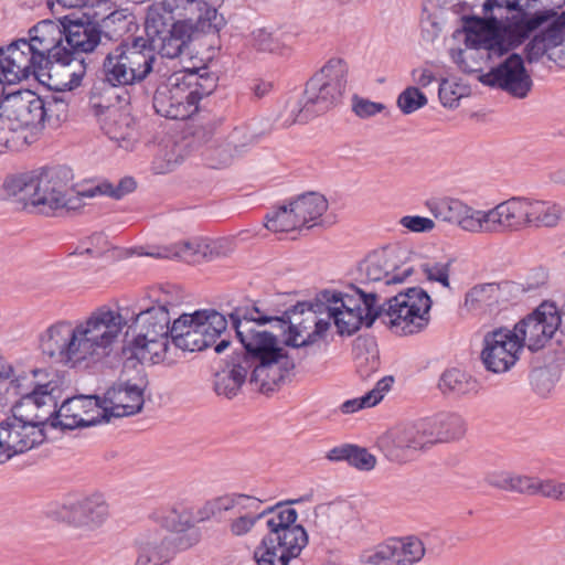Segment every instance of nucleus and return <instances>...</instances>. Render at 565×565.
Returning <instances> with one entry per match:
<instances>
[{
  "instance_id": "nucleus-29",
  "label": "nucleus",
  "mask_w": 565,
  "mask_h": 565,
  "mask_svg": "<svg viewBox=\"0 0 565 565\" xmlns=\"http://www.w3.org/2000/svg\"><path fill=\"white\" fill-rule=\"evenodd\" d=\"M518 291L519 285L512 281L479 284L466 292L463 307L470 312L492 313L508 303Z\"/></svg>"
},
{
  "instance_id": "nucleus-40",
  "label": "nucleus",
  "mask_w": 565,
  "mask_h": 565,
  "mask_svg": "<svg viewBox=\"0 0 565 565\" xmlns=\"http://www.w3.org/2000/svg\"><path fill=\"white\" fill-rule=\"evenodd\" d=\"M392 383V376L381 379L375 387L362 397L345 401L340 406L341 412L343 414H353L362 408L375 406L383 399L384 394L391 388Z\"/></svg>"
},
{
  "instance_id": "nucleus-37",
  "label": "nucleus",
  "mask_w": 565,
  "mask_h": 565,
  "mask_svg": "<svg viewBox=\"0 0 565 565\" xmlns=\"http://www.w3.org/2000/svg\"><path fill=\"white\" fill-rule=\"evenodd\" d=\"M84 60L81 56H75L73 52L64 51L61 58H52L51 72L61 77L60 84H56L57 90H72L81 84L85 74Z\"/></svg>"
},
{
  "instance_id": "nucleus-24",
  "label": "nucleus",
  "mask_w": 565,
  "mask_h": 565,
  "mask_svg": "<svg viewBox=\"0 0 565 565\" xmlns=\"http://www.w3.org/2000/svg\"><path fill=\"white\" fill-rule=\"evenodd\" d=\"M103 407L96 396H74L66 398L55 408L51 417V427L61 429H75L104 423Z\"/></svg>"
},
{
  "instance_id": "nucleus-51",
  "label": "nucleus",
  "mask_w": 565,
  "mask_h": 565,
  "mask_svg": "<svg viewBox=\"0 0 565 565\" xmlns=\"http://www.w3.org/2000/svg\"><path fill=\"white\" fill-rule=\"evenodd\" d=\"M427 97L418 87L408 86L397 97V106L405 115H409L427 104Z\"/></svg>"
},
{
  "instance_id": "nucleus-15",
  "label": "nucleus",
  "mask_w": 565,
  "mask_h": 565,
  "mask_svg": "<svg viewBox=\"0 0 565 565\" xmlns=\"http://www.w3.org/2000/svg\"><path fill=\"white\" fill-rule=\"evenodd\" d=\"M260 505L262 501L255 497L233 493L209 502L202 512L206 513V518L210 513L233 512L234 516L228 523L230 533L235 537H242L249 534L260 520L267 523L269 515L275 511V507L260 511Z\"/></svg>"
},
{
  "instance_id": "nucleus-19",
  "label": "nucleus",
  "mask_w": 565,
  "mask_h": 565,
  "mask_svg": "<svg viewBox=\"0 0 565 565\" xmlns=\"http://www.w3.org/2000/svg\"><path fill=\"white\" fill-rule=\"evenodd\" d=\"M523 349L514 329L497 328L484 334L481 361L488 371L504 373L516 363Z\"/></svg>"
},
{
  "instance_id": "nucleus-48",
  "label": "nucleus",
  "mask_w": 565,
  "mask_h": 565,
  "mask_svg": "<svg viewBox=\"0 0 565 565\" xmlns=\"http://www.w3.org/2000/svg\"><path fill=\"white\" fill-rule=\"evenodd\" d=\"M136 188V182L132 178H124L119 183L114 186L111 183L103 182L98 185L90 186L83 190V195L90 199L96 195H108L114 199H121L124 195L132 192Z\"/></svg>"
},
{
  "instance_id": "nucleus-22",
  "label": "nucleus",
  "mask_w": 565,
  "mask_h": 565,
  "mask_svg": "<svg viewBox=\"0 0 565 565\" xmlns=\"http://www.w3.org/2000/svg\"><path fill=\"white\" fill-rule=\"evenodd\" d=\"M425 552L424 543L416 536L391 539L363 552L361 562L365 565H414Z\"/></svg>"
},
{
  "instance_id": "nucleus-13",
  "label": "nucleus",
  "mask_w": 565,
  "mask_h": 565,
  "mask_svg": "<svg viewBox=\"0 0 565 565\" xmlns=\"http://www.w3.org/2000/svg\"><path fill=\"white\" fill-rule=\"evenodd\" d=\"M156 54L145 38L121 42L111 49L103 62L105 81L111 86H127L142 82L153 70Z\"/></svg>"
},
{
  "instance_id": "nucleus-31",
  "label": "nucleus",
  "mask_w": 565,
  "mask_h": 565,
  "mask_svg": "<svg viewBox=\"0 0 565 565\" xmlns=\"http://www.w3.org/2000/svg\"><path fill=\"white\" fill-rule=\"evenodd\" d=\"M135 542L138 553L136 565H166L174 554L171 537L162 529L147 530Z\"/></svg>"
},
{
  "instance_id": "nucleus-63",
  "label": "nucleus",
  "mask_w": 565,
  "mask_h": 565,
  "mask_svg": "<svg viewBox=\"0 0 565 565\" xmlns=\"http://www.w3.org/2000/svg\"><path fill=\"white\" fill-rule=\"evenodd\" d=\"M558 482L552 479H539L536 487V494H541L545 498L557 500V488Z\"/></svg>"
},
{
  "instance_id": "nucleus-7",
  "label": "nucleus",
  "mask_w": 565,
  "mask_h": 565,
  "mask_svg": "<svg viewBox=\"0 0 565 565\" xmlns=\"http://www.w3.org/2000/svg\"><path fill=\"white\" fill-rule=\"evenodd\" d=\"M8 390H12L21 398L11 411L10 419L21 424L43 428L51 426V417L55 413L62 388L57 375L46 370H33L30 374L23 373L10 381Z\"/></svg>"
},
{
  "instance_id": "nucleus-3",
  "label": "nucleus",
  "mask_w": 565,
  "mask_h": 565,
  "mask_svg": "<svg viewBox=\"0 0 565 565\" xmlns=\"http://www.w3.org/2000/svg\"><path fill=\"white\" fill-rule=\"evenodd\" d=\"M360 288L351 287L348 292L335 290L321 291L315 303H298L285 313L287 321L269 318L280 328L288 323L286 344L292 348H308L319 341L328 331L333 320L340 334H352L361 326L371 327L370 307Z\"/></svg>"
},
{
  "instance_id": "nucleus-33",
  "label": "nucleus",
  "mask_w": 565,
  "mask_h": 565,
  "mask_svg": "<svg viewBox=\"0 0 565 565\" xmlns=\"http://www.w3.org/2000/svg\"><path fill=\"white\" fill-rule=\"evenodd\" d=\"M170 340V337L134 334V339L125 349V354L129 359H136L141 364H158L166 360Z\"/></svg>"
},
{
  "instance_id": "nucleus-9",
  "label": "nucleus",
  "mask_w": 565,
  "mask_h": 565,
  "mask_svg": "<svg viewBox=\"0 0 565 565\" xmlns=\"http://www.w3.org/2000/svg\"><path fill=\"white\" fill-rule=\"evenodd\" d=\"M521 0H487L483 4L484 18L488 20L493 15H502L509 24L526 17L533 18L539 14H546V19L536 28L546 23V28L526 45V58L530 63L537 62L544 55L557 64L565 63V11L557 14L555 10H544L527 14L519 9Z\"/></svg>"
},
{
  "instance_id": "nucleus-26",
  "label": "nucleus",
  "mask_w": 565,
  "mask_h": 565,
  "mask_svg": "<svg viewBox=\"0 0 565 565\" xmlns=\"http://www.w3.org/2000/svg\"><path fill=\"white\" fill-rule=\"evenodd\" d=\"M44 439L43 428L21 424L17 419H6L0 423V463H4L15 455L34 448L42 444Z\"/></svg>"
},
{
  "instance_id": "nucleus-11",
  "label": "nucleus",
  "mask_w": 565,
  "mask_h": 565,
  "mask_svg": "<svg viewBox=\"0 0 565 565\" xmlns=\"http://www.w3.org/2000/svg\"><path fill=\"white\" fill-rule=\"evenodd\" d=\"M448 213L444 216L445 221L471 233L509 234L526 228L524 198H511L487 211L475 210L461 201H451Z\"/></svg>"
},
{
  "instance_id": "nucleus-21",
  "label": "nucleus",
  "mask_w": 565,
  "mask_h": 565,
  "mask_svg": "<svg viewBox=\"0 0 565 565\" xmlns=\"http://www.w3.org/2000/svg\"><path fill=\"white\" fill-rule=\"evenodd\" d=\"M44 70L26 44V39H19L0 49V83L17 84L31 75L39 77Z\"/></svg>"
},
{
  "instance_id": "nucleus-10",
  "label": "nucleus",
  "mask_w": 565,
  "mask_h": 565,
  "mask_svg": "<svg viewBox=\"0 0 565 565\" xmlns=\"http://www.w3.org/2000/svg\"><path fill=\"white\" fill-rule=\"evenodd\" d=\"M297 518L295 509L275 507L267 521L268 533L254 552L257 565H289L301 555L308 545V533L296 524Z\"/></svg>"
},
{
  "instance_id": "nucleus-8",
  "label": "nucleus",
  "mask_w": 565,
  "mask_h": 565,
  "mask_svg": "<svg viewBox=\"0 0 565 565\" xmlns=\"http://www.w3.org/2000/svg\"><path fill=\"white\" fill-rule=\"evenodd\" d=\"M365 302L370 307L372 323L376 318L398 335H413L423 332L430 323L431 298L420 287L407 288L386 302V308L376 306L377 291H363Z\"/></svg>"
},
{
  "instance_id": "nucleus-18",
  "label": "nucleus",
  "mask_w": 565,
  "mask_h": 565,
  "mask_svg": "<svg viewBox=\"0 0 565 565\" xmlns=\"http://www.w3.org/2000/svg\"><path fill=\"white\" fill-rule=\"evenodd\" d=\"M406 250L401 247H385L370 254L363 265V271L369 282L379 285V298L386 289L399 285L413 274V268L406 264Z\"/></svg>"
},
{
  "instance_id": "nucleus-1",
  "label": "nucleus",
  "mask_w": 565,
  "mask_h": 565,
  "mask_svg": "<svg viewBox=\"0 0 565 565\" xmlns=\"http://www.w3.org/2000/svg\"><path fill=\"white\" fill-rule=\"evenodd\" d=\"M172 306L167 297L131 315L128 308L100 306L81 320L50 324L39 337V348L53 363L71 369L95 366L114 353L125 327L134 334L171 338Z\"/></svg>"
},
{
  "instance_id": "nucleus-52",
  "label": "nucleus",
  "mask_w": 565,
  "mask_h": 565,
  "mask_svg": "<svg viewBox=\"0 0 565 565\" xmlns=\"http://www.w3.org/2000/svg\"><path fill=\"white\" fill-rule=\"evenodd\" d=\"M160 522L167 531L183 532L190 527L191 516L184 509L170 508L162 511Z\"/></svg>"
},
{
  "instance_id": "nucleus-2",
  "label": "nucleus",
  "mask_w": 565,
  "mask_h": 565,
  "mask_svg": "<svg viewBox=\"0 0 565 565\" xmlns=\"http://www.w3.org/2000/svg\"><path fill=\"white\" fill-rule=\"evenodd\" d=\"M230 320L245 353L233 358L231 364L215 374V393L228 399L235 397L249 370V383L256 391L263 394L277 391L290 377L295 363L278 339L264 329L269 318L253 307L236 308Z\"/></svg>"
},
{
  "instance_id": "nucleus-32",
  "label": "nucleus",
  "mask_w": 565,
  "mask_h": 565,
  "mask_svg": "<svg viewBox=\"0 0 565 565\" xmlns=\"http://www.w3.org/2000/svg\"><path fill=\"white\" fill-rule=\"evenodd\" d=\"M103 132L119 148L130 150L134 148L137 138V124L130 113L111 107L99 117Z\"/></svg>"
},
{
  "instance_id": "nucleus-58",
  "label": "nucleus",
  "mask_w": 565,
  "mask_h": 565,
  "mask_svg": "<svg viewBox=\"0 0 565 565\" xmlns=\"http://www.w3.org/2000/svg\"><path fill=\"white\" fill-rule=\"evenodd\" d=\"M225 154H228V146L222 138L215 139V141L204 150V156L213 168H220L228 164L220 161Z\"/></svg>"
},
{
  "instance_id": "nucleus-30",
  "label": "nucleus",
  "mask_w": 565,
  "mask_h": 565,
  "mask_svg": "<svg viewBox=\"0 0 565 565\" xmlns=\"http://www.w3.org/2000/svg\"><path fill=\"white\" fill-rule=\"evenodd\" d=\"M143 402V391L139 385L128 382L114 385L107 390L100 402L104 423H109L113 417L119 418L139 413Z\"/></svg>"
},
{
  "instance_id": "nucleus-12",
  "label": "nucleus",
  "mask_w": 565,
  "mask_h": 565,
  "mask_svg": "<svg viewBox=\"0 0 565 565\" xmlns=\"http://www.w3.org/2000/svg\"><path fill=\"white\" fill-rule=\"evenodd\" d=\"M226 318L215 310H202L194 313H183L171 326V341L182 351H202L215 344V352H224L230 340L216 339L226 330Z\"/></svg>"
},
{
  "instance_id": "nucleus-23",
  "label": "nucleus",
  "mask_w": 565,
  "mask_h": 565,
  "mask_svg": "<svg viewBox=\"0 0 565 565\" xmlns=\"http://www.w3.org/2000/svg\"><path fill=\"white\" fill-rule=\"evenodd\" d=\"M484 85L497 87L515 98H525L532 89L533 81L519 54H511L490 72L480 76Z\"/></svg>"
},
{
  "instance_id": "nucleus-25",
  "label": "nucleus",
  "mask_w": 565,
  "mask_h": 565,
  "mask_svg": "<svg viewBox=\"0 0 565 565\" xmlns=\"http://www.w3.org/2000/svg\"><path fill=\"white\" fill-rule=\"evenodd\" d=\"M181 83L180 74L175 73L168 82L158 86L153 95V108L162 117L183 120L196 113L198 107Z\"/></svg>"
},
{
  "instance_id": "nucleus-14",
  "label": "nucleus",
  "mask_w": 565,
  "mask_h": 565,
  "mask_svg": "<svg viewBox=\"0 0 565 565\" xmlns=\"http://www.w3.org/2000/svg\"><path fill=\"white\" fill-rule=\"evenodd\" d=\"M522 345L531 352H539L552 342L565 344V301L544 300L513 327Z\"/></svg>"
},
{
  "instance_id": "nucleus-60",
  "label": "nucleus",
  "mask_w": 565,
  "mask_h": 565,
  "mask_svg": "<svg viewBox=\"0 0 565 565\" xmlns=\"http://www.w3.org/2000/svg\"><path fill=\"white\" fill-rule=\"evenodd\" d=\"M129 17L130 15H128L125 10H118V11H114L110 14H108L107 17H105L103 19V23H104V26L107 29L115 26L114 31L125 32L128 30V23L130 21H127V20Z\"/></svg>"
},
{
  "instance_id": "nucleus-5",
  "label": "nucleus",
  "mask_w": 565,
  "mask_h": 565,
  "mask_svg": "<svg viewBox=\"0 0 565 565\" xmlns=\"http://www.w3.org/2000/svg\"><path fill=\"white\" fill-rule=\"evenodd\" d=\"M68 174L64 168H45L11 175L4 180L0 196L24 201L46 215L57 211L78 212L86 195L68 184Z\"/></svg>"
},
{
  "instance_id": "nucleus-4",
  "label": "nucleus",
  "mask_w": 565,
  "mask_h": 565,
  "mask_svg": "<svg viewBox=\"0 0 565 565\" xmlns=\"http://www.w3.org/2000/svg\"><path fill=\"white\" fill-rule=\"evenodd\" d=\"M223 25V17L205 0H161L148 8L145 40L154 54L175 58L188 50L194 34L215 33Z\"/></svg>"
},
{
  "instance_id": "nucleus-57",
  "label": "nucleus",
  "mask_w": 565,
  "mask_h": 565,
  "mask_svg": "<svg viewBox=\"0 0 565 565\" xmlns=\"http://www.w3.org/2000/svg\"><path fill=\"white\" fill-rule=\"evenodd\" d=\"M399 224L412 233H428L435 227L431 218L419 215H405L399 220Z\"/></svg>"
},
{
  "instance_id": "nucleus-45",
  "label": "nucleus",
  "mask_w": 565,
  "mask_h": 565,
  "mask_svg": "<svg viewBox=\"0 0 565 565\" xmlns=\"http://www.w3.org/2000/svg\"><path fill=\"white\" fill-rule=\"evenodd\" d=\"M209 245L199 242H183L173 246L171 250L166 249L162 254H156L158 257H177L188 263H196L206 256ZM154 256V254H150Z\"/></svg>"
},
{
  "instance_id": "nucleus-16",
  "label": "nucleus",
  "mask_w": 565,
  "mask_h": 565,
  "mask_svg": "<svg viewBox=\"0 0 565 565\" xmlns=\"http://www.w3.org/2000/svg\"><path fill=\"white\" fill-rule=\"evenodd\" d=\"M348 72V65L342 60L333 58L309 79L305 94L318 115L331 109L341 100Z\"/></svg>"
},
{
  "instance_id": "nucleus-64",
  "label": "nucleus",
  "mask_w": 565,
  "mask_h": 565,
  "mask_svg": "<svg viewBox=\"0 0 565 565\" xmlns=\"http://www.w3.org/2000/svg\"><path fill=\"white\" fill-rule=\"evenodd\" d=\"M413 82L420 87H426L431 84L436 78L434 74L427 68H416L412 72Z\"/></svg>"
},
{
  "instance_id": "nucleus-44",
  "label": "nucleus",
  "mask_w": 565,
  "mask_h": 565,
  "mask_svg": "<svg viewBox=\"0 0 565 565\" xmlns=\"http://www.w3.org/2000/svg\"><path fill=\"white\" fill-rule=\"evenodd\" d=\"M265 226L274 233H285L298 230L301 226L291 202L281 205L266 215Z\"/></svg>"
},
{
  "instance_id": "nucleus-39",
  "label": "nucleus",
  "mask_w": 565,
  "mask_h": 565,
  "mask_svg": "<svg viewBox=\"0 0 565 565\" xmlns=\"http://www.w3.org/2000/svg\"><path fill=\"white\" fill-rule=\"evenodd\" d=\"M301 226L319 218L328 209L327 199L319 193L310 192L291 201Z\"/></svg>"
},
{
  "instance_id": "nucleus-20",
  "label": "nucleus",
  "mask_w": 565,
  "mask_h": 565,
  "mask_svg": "<svg viewBox=\"0 0 565 565\" xmlns=\"http://www.w3.org/2000/svg\"><path fill=\"white\" fill-rule=\"evenodd\" d=\"M58 516L76 529L96 531L108 520L109 505L104 494L95 492L65 502L58 509Z\"/></svg>"
},
{
  "instance_id": "nucleus-41",
  "label": "nucleus",
  "mask_w": 565,
  "mask_h": 565,
  "mask_svg": "<svg viewBox=\"0 0 565 565\" xmlns=\"http://www.w3.org/2000/svg\"><path fill=\"white\" fill-rule=\"evenodd\" d=\"M438 386L445 394L466 395L476 391L477 383L467 373L450 369L443 373Z\"/></svg>"
},
{
  "instance_id": "nucleus-28",
  "label": "nucleus",
  "mask_w": 565,
  "mask_h": 565,
  "mask_svg": "<svg viewBox=\"0 0 565 565\" xmlns=\"http://www.w3.org/2000/svg\"><path fill=\"white\" fill-rule=\"evenodd\" d=\"M64 20H43L30 29L26 44L45 68H49L52 58H61V54L68 51L64 45Z\"/></svg>"
},
{
  "instance_id": "nucleus-35",
  "label": "nucleus",
  "mask_w": 565,
  "mask_h": 565,
  "mask_svg": "<svg viewBox=\"0 0 565 565\" xmlns=\"http://www.w3.org/2000/svg\"><path fill=\"white\" fill-rule=\"evenodd\" d=\"M429 446L461 438L466 431L462 417L455 413H443L422 419Z\"/></svg>"
},
{
  "instance_id": "nucleus-61",
  "label": "nucleus",
  "mask_w": 565,
  "mask_h": 565,
  "mask_svg": "<svg viewBox=\"0 0 565 565\" xmlns=\"http://www.w3.org/2000/svg\"><path fill=\"white\" fill-rule=\"evenodd\" d=\"M537 478L513 475L512 490L521 493L536 494Z\"/></svg>"
},
{
  "instance_id": "nucleus-38",
  "label": "nucleus",
  "mask_w": 565,
  "mask_h": 565,
  "mask_svg": "<svg viewBox=\"0 0 565 565\" xmlns=\"http://www.w3.org/2000/svg\"><path fill=\"white\" fill-rule=\"evenodd\" d=\"M179 74L186 92L192 93L191 99L196 107L202 97L209 96L216 88V76L209 73L205 67L202 70L193 68Z\"/></svg>"
},
{
  "instance_id": "nucleus-50",
  "label": "nucleus",
  "mask_w": 565,
  "mask_h": 565,
  "mask_svg": "<svg viewBox=\"0 0 565 565\" xmlns=\"http://www.w3.org/2000/svg\"><path fill=\"white\" fill-rule=\"evenodd\" d=\"M451 262L428 260L420 265L422 273L428 281L438 282L445 288H450L449 273Z\"/></svg>"
},
{
  "instance_id": "nucleus-53",
  "label": "nucleus",
  "mask_w": 565,
  "mask_h": 565,
  "mask_svg": "<svg viewBox=\"0 0 565 565\" xmlns=\"http://www.w3.org/2000/svg\"><path fill=\"white\" fill-rule=\"evenodd\" d=\"M45 122L51 127H58L67 118V104L57 97L44 100Z\"/></svg>"
},
{
  "instance_id": "nucleus-27",
  "label": "nucleus",
  "mask_w": 565,
  "mask_h": 565,
  "mask_svg": "<svg viewBox=\"0 0 565 565\" xmlns=\"http://www.w3.org/2000/svg\"><path fill=\"white\" fill-rule=\"evenodd\" d=\"M0 106L24 132H39L45 125L44 99L31 90L13 94Z\"/></svg>"
},
{
  "instance_id": "nucleus-54",
  "label": "nucleus",
  "mask_w": 565,
  "mask_h": 565,
  "mask_svg": "<svg viewBox=\"0 0 565 565\" xmlns=\"http://www.w3.org/2000/svg\"><path fill=\"white\" fill-rule=\"evenodd\" d=\"M351 107L352 111L362 119L374 117L386 109L383 103L372 102L358 95L352 96Z\"/></svg>"
},
{
  "instance_id": "nucleus-17",
  "label": "nucleus",
  "mask_w": 565,
  "mask_h": 565,
  "mask_svg": "<svg viewBox=\"0 0 565 565\" xmlns=\"http://www.w3.org/2000/svg\"><path fill=\"white\" fill-rule=\"evenodd\" d=\"M422 420L396 425L383 433L376 446L384 457L395 463H406L430 448Z\"/></svg>"
},
{
  "instance_id": "nucleus-43",
  "label": "nucleus",
  "mask_w": 565,
  "mask_h": 565,
  "mask_svg": "<svg viewBox=\"0 0 565 565\" xmlns=\"http://www.w3.org/2000/svg\"><path fill=\"white\" fill-rule=\"evenodd\" d=\"M25 142H28V135L0 106V153L6 150H18Z\"/></svg>"
},
{
  "instance_id": "nucleus-47",
  "label": "nucleus",
  "mask_w": 565,
  "mask_h": 565,
  "mask_svg": "<svg viewBox=\"0 0 565 565\" xmlns=\"http://www.w3.org/2000/svg\"><path fill=\"white\" fill-rule=\"evenodd\" d=\"M186 145L183 142H175L172 140L167 141L159 154V159L161 160V164L157 167L158 172L167 173L177 168L181 162H183L186 156Z\"/></svg>"
},
{
  "instance_id": "nucleus-56",
  "label": "nucleus",
  "mask_w": 565,
  "mask_h": 565,
  "mask_svg": "<svg viewBox=\"0 0 565 565\" xmlns=\"http://www.w3.org/2000/svg\"><path fill=\"white\" fill-rule=\"evenodd\" d=\"M349 463L359 470L370 471L375 467L376 458L365 448L352 445Z\"/></svg>"
},
{
  "instance_id": "nucleus-59",
  "label": "nucleus",
  "mask_w": 565,
  "mask_h": 565,
  "mask_svg": "<svg viewBox=\"0 0 565 565\" xmlns=\"http://www.w3.org/2000/svg\"><path fill=\"white\" fill-rule=\"evenodd\" d=\"M253 34L254 43L258 50L270 53H278L280 51V43L271 33L264 29H259Z\"/></svg>"
},
{
  "instance_id": "nucleus-49",
  "label": "nucleus",
  "mask_w": 565,
  "mask_h": 565,
  "mask_svg": "<svg viewBox=\"0 0 565 565\" xmlns=\"http://www.w3.org/2000/svg\"><path fill=\"white\" fill-rule=\"evenodd\" d=\"M469 94V87L465 84L444 78L439 84L438 95L445 107H455L458 102Z\"/></svg>"
},
{
  "instance_id": "nucleus-42",
  "label": "nucleus",
  "mask_w": 565,
  "mask_h": 565,
  "mask_svg": "<svg viewBox=\"0 0 565 565\" xmlns=\"http://www.w3.org/2000/svg\"><path fill=\"white\" fill-rule=\"evenodd\" d=\"M313 106L308 103V98L303 93L302 98H289L281 110L279 118L281 125L289 127L296 122H307L312 117L317 116Z\"/></svg>"
},
{
  "instance_id": "nucleus-34",
  "label": "nucleus",
  "mask_w": 565,
  "mask_h": 565,
  "mask_svg": "<svg viewBox=\"0 0 565 565\" xmlns=\"http://www.w3.org/2000/svg\"><path fill=\"white\" fill-rule=\"evenodd\" d=\"M64 30V45L75 56L94 51L100 42V31L90 22H82L65 17Z\"/></svg>"
},
{
  "instance_id": "nucleus-55",
  "label": "nucleus",
  "mask_w": 565,
  "mask_h": 565,
  "mask_svg": "<svg viewBox=\"0 0 565 565\" xmlns=\"http://www.w3.org/2000/svg\"><path fill=\"white\" fill-rule=\"evenodd\" d=\"M531 383L537 394L546 396L554 388L556 376L548 369H537L531 374Z\"/></svg>"
},
{
  "instance_id": "nucleus-36",
  "label": "nucleus",
  "mask_w": 565,
  "mask_h": 565,
  "mask_svg": "<svg viewBox=\"0 0 565 565\" xmlns=\"http://www.w3.org/2000/svg\"><path fill=\"white\" fill-rule=\"evenodd\" d=\"M526 227H555L562 221L565 209L554 201L524 198Z\"/></svg>"
},
{
  "instance_id": "nucleus-46",
  "label": "nucleus",
  "mask_w": 565,
  "mask_h": 565,
  "mask_svg": "<svg viewBox=\"0 0 565 565\" xmlns=\"http://www.w3.org/2000/svg\"><path fill=\"white\" fill-rule=\"evenodd\" d=\"M228 154L221 158V162L231 163L236 157L244 153L247 148L256 142V136L246 128H235L226 140Z\"/></svg>"
},
{
  "instance_id": "nucleus-6",
  "label": "nucleus",
  "mask_w": 565,
  "mask_h": 565,
  "mask_svg": "<svg viewBox=\"0 0 565 565\" xmlns=\"http://www.w3.org/2000/svg\"><path fill=\"white\" fill-rule=\"evenodd\" d=\"M546 19V14L533 18L523 17L509 24L503 17L493 15L488 20L469 18L465 22L466 50L451 49L450 56L465 73H475L481 68V60L503 55L508 47L502 32H509L521 39L527 38Z\"/></svg>"
},
{
  "instance_id": "nucleus-62",
  "label": "nucleus",
  "mask_w": 565,
  "mask_h": 565,
  "mask_svg": "<svg viewBox=\"0 0 565 565\" xmlns=\"http://www.w3.org/2000/svg\"><path fill=\"white\" fill-rule=\"evenodd\" d=\"M513 475L509 471H493L488 475L487 481L492 487L501 490H512Z\"/></svg>"
}]
</instances>
